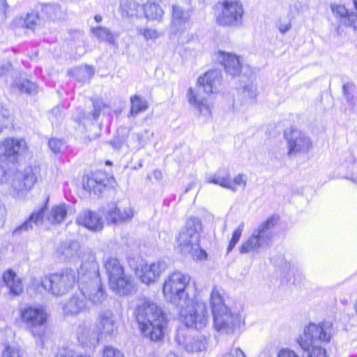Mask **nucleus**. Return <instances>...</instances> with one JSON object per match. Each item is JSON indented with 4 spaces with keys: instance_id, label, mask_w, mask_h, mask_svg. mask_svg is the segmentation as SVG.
Instances as JSON below:
<instances>
[{
    "instance_id": "aec40b11",
    "label": "nucleus",
    "mask_w": 357,
    "mask_h": 357,
    "mask_svg": "<svg viewBox=\"0 0 357 357\" xmlns=\"http://www.w3.org/2000/svg\"><path fill=\"white\" fill-rule=\"evenodd\" d=\"M118 321L110 310H103L99 313L97 329L98 333L112 335L117 331Z\"/></svg>"
},
{
    "instance_id": "603ef678",
    "label": "nucleus",
    "mask_w": 357,
    "mask_h": 357,
    "mask_svg": "<svg viewBox=\"0 0 357 357\" xmlns=\"http://www.w3.org/2000/svg\"><path fill=\"white\" fill-rule=\"evenodd\" d=\"M62 116V108L61 106H56L54 107L50 112V119L52 121L56 120L58 118L61 117Z\"/></svg>"
},
{
    "instance_id": "0e129e2a",
    "label": "nucleus",
    "mask_w": 357,
    "mask_h": 357,
    "mask_svg": "<svg viewBox=\"0 0 357 357\" xmlns=\"http://www.w3.org/2000/svg\"><path fill=\"white\" fill-rule=\"evenodd\" d=\"M354 5L356 10H357V0L354 1Z\"/></svg>"
},
{
    "instance_id": "1a4fd4ad",
    "label": "nucleus",
    "mask_w": 357,
    "mask_h": 357,
    "mask_svg": "<svg viewBox=\"0 0 357 357\" xmlns=\"http://www.w3.org/2000/svg\"><path fill=\"white\" fill-rule=\"evenodd\" d=\"M78 282V276L71 268H65L41 279V286L55 296H62L70 291Z\"/></svg>"
},
{
    "instance_id": "a211bd4d",
    "label": "nucleus",
    "mask_w": 357,
    "mask_h": 357,
    "mask_svg": "<svg viewBox=\"0 0 357 357\" xmlns=\"http://www.w3.org/2000/svg\"><path fill=\"white\" fill-rule=\"evenodd\" d=\"M190 19V14L181 6L172 5L170 33L176 36L185 29V24Z\"/></svg>"
},
{
    "instance_id": "393cba45",
    "label": "nucleus",
    "mask_w": 357,
    "mask_h": 357,
    "mask_svg": "<svg viewBox=\"0 0 357 357\" xmlns=\"http://www.w3.org/2000/svg\"><path fill=\"white\" fill-rule=\"evenodd\" d=\"M209 340L203 334L187 337L184 342V348L189 353L205 351L208 347Z\"/></svg>"
},
{
    "instance_id": "ddd939ff",
    "label": "nucleus",
    "mask_w": 357,
    "mask_h": 357,
    "mask_svg": "<svg viewBox=\"0 0 357 357\" xmlns=\"http://www.w3.org/2000/svg\"><path fill=\"white\" fill-rule=\"evenodd\" d=\"M20 318L26 328L35 337L41 336L38 329L43 326L47 320V313L41 306H29L22 310Z\"/></svg>"
},
{
    "instance_id": "c03bdc74",
    "label": "nucleus",
    "mask_w": 357,
    "mask_h": 357,
    "mask_svg": "<svg viewBox=\"0 0 357 357\" xmlns=\"http://www.w3.org/2000/svg\"><path fill=\"white\" fill-rule=\"evenodd\" d=\"M153 132L149 130H144L135 135V137L138 142V148H142L153 137Z\"/></svg>"
},
{
    "instance_id": "2f4dec72",
    "label": "nucleus",
    "mask_w": 357,
    "mask_h": 357,
    "mask_svg": "<svg viewBox=\"0 0 357 357\" xmlns=\"http://www.w3.org/2000/svg\"><path fill=\"white\" fill-rule=\"evenodd\" d=\"M105 268L109 278V282L111 279H115L124 274V269L119 260L115 257H109L105 262Z\"/></svg>"
},
{
    "instance_id": "8fccbe9b",
    "label": "nucleus",
    "mask_w": 357,
    "mask_h": 357,
    "mask_svg": "<svg viewBox=\"0 0 357 357\" xmlns=\"http://www.w3.org/2000/svg\"><path fill=\"white\" fill-rule=\"evenodd\" d=\"M102 357H123V356L119 350L112 347H106Z\"/></svg>"
},
{
    "instance_id": "f704fd0d",
    "label": "nucleus",
    "mask_w": 357,
    "mask_h": 357,
    "mask_svg": "<svg viewBox=\"0 0 357 357\" xmlns=\"http://www.w3.org/2000/svg\"><path fill=\"white\" fill-rule=\"evenodd\" d=\"M130 104L131 116H137L139 113L145 112L149 107L147 101L138 95L130 97Z\"/></svg>"
},
{
    "instance_id": "6e6552de",
    "label": "nucleus",
    "mask_w": 357,
    "mask_h": 357,
    "mask_svg": "<svg viewBox=\"0 0 357 357\" xmlns=\"http://www.w3.org/2000/svg\"><path fill=\"white\" fill-rule=\"evenodd\" d=\"M278 222L275 216L269 217L253 230L252 234L243 242L239 248L241 254L259 253V250L268 245L271 240V230Z\"/></svg>"
},
{
    "instance_id": "79ce46f5",
    "label": "nucleus",
    "mask_w": 357,
    "mask_h": 357,
    "mask_svg": "<svg viewBox=\"0 0 357 357\" xmlns=\"http://www.w3.org/2000/svg\"><path fill=\"white\" fill-rule=\"evenodd\" d=\"M138 34L142 36L146 40H155L161 36L160 32L156 29L149 27L139 29Z\"/></svg>"
},
{
    "instance_id": "6ab92c4d",
    "label": "nucleus",
    "mask_w": 357,
    "mask_h": 357,
    "mask_svg": "<svg viewBox=\"0 0 357 357\" xmlns=\"http://www.w3.org/2000/svg\"><path fill=\"white\" fill-rule=\"evenodd\" d=\"M218 61L224 66L226 73L233 77L240 75L242 68V63L240 58L229 52L220 51L218 52Z\"/></svg>"
},
{
    "instance_id": "f257e3e1",
    "label": "nucleus",
    "mask_w": 357,
    "mask_h": 357,
    "mask_svg": "<svg viewBox=\"0 0 357 357\" xmlns=\"http://www.w3.org/2000/svg\"><path fill=\"white\" fill-rule=\"evenodd\" d=\"M190 277L180 271L169 274L163 284L166 300L181 309L182 321L188 328L201 330L206 326L209 311L205 302L189 294Z\"/></svg>"
},
{
    "instance_id": "e2e57ef3",
    "label": "nucleus",
    "mask_w": 357,
    "mask_h": 357,
    "mask_svg": "<svg viewBox=\"0 0 357 357\" xmlns=\"http://www.w3.org/2000/svg\"><path fill=\"white\" fill-rule=\"evenodd\" d=\"M354 310L356 311V312H357V299H356V301L354 305Z\"/></svg>"
},
{
    "instance_id": "58836bf2",
    "label": "nucleus",
    "mask_w": 357,
    "mask_h": 357,
    "mask_svg": "<svg viewBox=\"0 0 357 357\" xmlns=\"http://www.w3.org/2000/svg\"><path fill=\"white\" fill-rule=\"evenodd\" d=\"M22 93H25L29 95H33L37 93V85L26 79H20L19 82L13 84Z\"/></svg>"
},
{
    "instance_id": "49530a36",
    "label": "nucleus",
    "mask_w": 357,
    "mask_h": 357,
    "mask_svg": "<svg viewBox=\"0 0 357 357\" xmlns=\"http://www.w3.org/2000/svg\"><path fill=\"white\" fill-rule=\"evenodd\" d=\"M243 223H241L233 232L231 239L227 248V252H230L238 242L243 230Z\"/></svg>"
},
{
    "instance_id": "423d86ee",
    "label": "nucleus",
    "mask_w": 357,
    "mask_h": 357,
    "mask_svg": "<svg viewBox=\"0 0 357 357\" xmlns=\"http://www.w3.org/2000/svg\"><path fill=\"white\" fill-rule=\"evenodd\" d=\"M77 275L79 289L82 296L93 305L102 303L107 294L102 288L98 266L93 255L89 257L87 261L82 262Z\"/></svg>"
},
{
    "instance_id": "72a5a7b5",
    "label": "nucleus",
    "mask_w": 357,
    "mask_h": 357,
    "mask_svg": "<svg viewBox=\"0 0 357 357\" xmlns=\"http://www.w3.org/2000/svg\"><path fill=\"white\" fill-rule=\"evenodd\" d=\"M41 12L53 20H60L64 15L63 10H61L60 6L55 3L41 5Z\"/></svg>"
},
{
    "instance_id": "5701e85b",
    "label": "nucleus",
    "mask_w": 357,
    "mask_h": 357,
    "mask_svg": "<svg viewBox=\"0 0 357 357\" xmlns=\"http://www.w3.org/2000/svg\"><path fill=\"white\" fill-rule=\"evenodd\" d=\"M76 222L78 225L93 231H100L103 228L102 218L97 213L90 210H85L80 213Z\"/></svg>"
},
{
    "instance_id": "de8ad7c7",
    "label": "nucleus",
    "mask_w": 357,
    "mask_h": 357,
    "mask_svg": "<svg viewBox=\"0 0 357 357\" xmlns=\"http://www.w3.org/2000/svg\"><path fill=\"white\" fill-rule=\"evenodd\" d=\"M2 357H24L23 352L16 346H6L2 352Z\"/></svg>"
},
{
    "instance_id": "bf43d9fd",
    "label": "nucleus",
    "mask_w": 357,
    "mask_h": 357,
    "mask_svg": "<svg viewBox=\"0 0 357 357\" xmlns=\"http://www.w3.org/2000/svg\"><path fill=\"white\" fill-rule=\"evenodd\" d=\"M94 19L97 22H100L102 21V17L98 15H96Z\"/></svg>"
},
{
    "instance_id": "13d9d810",
    "label": "nucleus",
    "mask_w": 357,
    "mask_h": 357,
    "mask_svg": "<svg viewBox=\"0 0 357 357\" xmlns=\"http://www.w3.org/2000/svg\"><path fill=\"white\" fill-rule=\"evenodd\" d=\"M290 29V25L289 24H286V25H284V26H280V28H279V30L282 33H286L289 29Z\"/></svg>"
},
{
    "instance_id": "9b49d317",
    "label": "nucleus",
    "mask_w": 357,
    "mask_h": 357,
    "mask_svg": "<svg viewBox=\"0 0 357 357\" xmlns=\"http://www.w3.org/2000/svg\"><path fill=\"white\" fill-rule=\"evenodd\" d=\"M220 12L217 15V23L222 26H237L242 24L243 8L236 0H225L219 3Z\"/></svg>"
},
{
    "instance_id": "e433bc0d",
    "label": "nucleus",
    "mask_w": 357,
    "mask_h": 357,
    "mask_svg": "<svg viewBox=\"0 0 357 357\" xmlns=\"http://www.w3.org/2000/svg\"><path fill=\"white\" fill-rule=\"evenodd\" d=\"M67 207L65 204H61L52 208L47 219L52 223H60L66 218Z\"/></svg>"
},
{
    "instance_id": "39448f33",
    "label": "nucleus",
    "mask_w": 357,
    "mask_h": 357,
    "mask_svg": "<svg viewBox=\"0 0 357 357\" xmlns=\"http://www.w3.org/2000/svg\"><path fill=\"white\" fill-rule=\"evenodd\" d=\"M334 334L335 329L330 321L311 323L305 327L297 342L307 357H327L323 344L328 343Z\"/></svg>"
},
{
    "instance_id": "a878e982",
    "label": "nucleus",
    "mask_w": 357,
    "mask_h": 357,
    "mask_svg": "<svg viewBox=\"0 0 357 357\" xmlns=\"http://www.w3.org/2000/svg\"><path fill=\"white\" fill-rule=\"evenodd\" d=\"M80 245L76 241L62 243L58 248L59 257L62 261H74L79 257Z\"/></svg>"
},
{
    "instance_id": "0eeeda50",
    "label": "nucleus",
    "mask_w": 357,
    "mask_h": 357,
    "mask_svg": "<svg viewBox=\"0 0 357 357\" xmlns=\"http://www.w3.org/2000/svg\"><path fill=\"white\" fill-rule=\"evenodd\" d=\"M202 230V222L199 218H189L177 237L179 250L184 254H190L193 256L195 253L199 252L206 258V254L201 250L199 245V235Z\"/></svg>"
},
{
    "instance_id": "c756f323",
    "label": "nucleus",
    "mask_w": 357,
    "mask_h": 357,
    "mask_svg": "<svg viewBox=\"0 0 357 357\" xmlns=\"http://www.w3.org/2000/svg\"><path fill=\"white\" fill-rule=\"evenodd\" d=\"M87 309L86 302L78 296H72L63 305L66 314H77Z\"/></svg>"
},
{
    "instance_id": "f3484780",
    "label": "nucleus",
    "mask_w": 357,
    "mask_h": 357,
    "mask_svg": "<svg viewBox=\"0 0 357 357\" xmlns=\"http://www.w3.org/2000/svg\"><path fill=\"white\" fill-rule=\"evenodd\" d=\"M133 216V210L128 202H121L109 206L106 219L110 223L123 222Z\"/></svg>"
},
{
    "instance_id": "3c124183",
    "label": "nucleus",
    "mask_w": 357,
    "mask_h": 357,
    "mask_svg": "<svg viewBox=\"0 0 357 357\" xmlns=\"http://www.w3.org/2000/svg\"><path fill=\"white\" fill-rule=\"evenodd\" d=\"M222 357H246V356L241 349L234 348L224 354Z\"/></svg>"
},
{
    "instance_id": "7ed1b4c3",
    "label": "nucleus",
    "mask_w": 357,
    "mask_h": 357,
    "mask_svg": "<svg viewBox=\"0 0 357 357\" xmlns=\"http://www.w3.org/2000/svg\"><path fill=\"white\" fill-rule=\"evenodd\" d=\"M221 77L220 70H209L198 78L195 87L188 90V100L200 115H211V104L208 98L218 91Z\"/></svg>"
},
{
    "instance_id": "37998d69",
    "label": "nucleus",
    "mask_w": 357,
    "mask_h": 357,
    "mask_svg": "<svg viewBox=\"0 0 357 357\" xmlns=\"http://www.w3.org/2000/svg\"><path fill=\"white\" fill-rule=\"evenodd\" d=\"M41 20L36 13H29L24 20V25L26 28L34 29L36 26L40 25Z\"/></svg>"
},
{
    "instance_id": "412c9836",
    "label": "nucleus",
    "mask_w": 357,
    "mask_h": 357,
    "mask_svg": "<svg viewBox=\"0 0 357 357\" xmlns=\"http://www.w3.org/2000/svg\"><path fill=\"white\" fill-rule=\"evenodd\" d=\"M109 284L112 291L119 296L129 295L135 290L132 278L125 273L115 279H111Z\"/></svg>"
},
{
    "instance_id": "680f3d73",
    "label": "nucleus",
    "mask_w": 357,
    "mask_h": 357,
    "mask_svg": "<svg viewBox=\"0 0 357 357\" xmlns=\"http://www.w3.org/2000/svg\"><path fill=\"white\" fill-rule=\"evenodd\" d=\"M166 357H177L174 353H169Z\"/></svg>"
},
{
    "instance_id": "bb28decb",
    "label": "nucleus",
    "mask_w": 357,
    "mask_h": 357,
    "mask_svg": "<svg viewBox=\"0 0 357 357\" xmlns=\"http://www.w3.org/2000/svg\"><path fill=\"white\" fill-rule=\"evenodd\" d=\"M3 280L12 296H19L22 293V281L13 270L9 269L3 274Z\"/></svg>"
},
{
    "instance_id": "20e7f679",
    "label": "nucleus",
    "mask_w": 357,
    "mask_h": 357,
    "mask_svg": "<svg viewBox=\"0 0 357 357\" xmlns=\"http://www.w3.org/2000/svg\"><path fill=\"white\" fill-rule=\"evenodd\" d=\"M135 315L143 335L152 341L162 338L167 319L163 310L156 303L142 300L137 305Z\"/></svg>"
},
{
    "instance_id": "4468645a",
    "label": "nucleus",
    "mask_w": 357,
    "mask_h": 357,
    "mask_svg": "<svg viewBox=\"0 0 357 357\" xmlns=\"http://www.w3.org/2000/svg\"><path fill=\"white\" fill-rule=\"evenodd\" d=\"M38 174V167H26L14 177L10 192L15 197L24 196L36 182Z\"/></svg>"
},
{
    "instance_id": "4be33fe9",
    "label": "nucleus",
    "mask_w": 357,
    "mask_h": 357,
    "mask_svg": "<svg viewBox=\"0 0 357 357\" xmlns=\"http://www.w3.org/2000/svg\"><path fill=\"white\" fill-rule=\"evenodd\" d=\"M333 14L337 19L339 25L351 26L357 30V13H349L344 5L333 3L331 6Z\"/></svg>"
},
{
    "instance_id": "5fc2aeb1",
    "label": "nucleus",
    "mask_w": 357,
    "mask_h": 357,
    "mask_svg": "<svg viewBox=\"0 0 357 357\" xmlns=\"http://www.w3.org/2000/svg\"><path fill=\"white\" fill-rule=\"evenodd\" d=\"M93 111L92 112V115L93 116V119L95 120H96L98 119V117L100 115V107L99 105H96V104H93Z\"/></svg>"
},
{
    "instance_id": "7c9ffc66",
    "label": "nucleus",
    "mask_w": 357,
    "mask_h": 357,
    "mask_svg": "<svg viewBox=\"0 0 357 357\" xmlns=\"http://www.w3.org/2000/svg\"><path fill=\"white\" fill-rule=\"evenodd\" d=\"M144 0H123L121 10L123 13L130 17H138L142 15Z\"/></svg>"
},
{
    "instance_id": "dca6fc26",
    "label": "nucleus",
    "mask_w": 357,
    "mask_h": 357,
    "mask_svg": "<svg viewBox=\"0 0 357 357\" xmlns=\"http://www.w3.org/2000/svg\"><path fill=\"white\" fill-rule=\"evenodd\" d=\"M167 268V264L165 261L157 260L142 265L138 271V275L142 283L149 284L158 281Z\"/></svg>"
},
{
    "instance_id": "a19ab883",
    "label": "nucleus",
    "mask_w": 357,
    "mask_h": 357,
    "mask_svg": "<svg viewBox=\"0 0 357 357\" xmlns=\"http://www.w3.org/2000/svg\"><path fill=\"white\" fill-rule=\"evenodd\" d=\"M74 73L77 79L80 82H86L93 75L94 70L90 66H84L75 68Z\"/></svg>"
},
{
    "instance_id": "b1692460",
    "label": "nucleus",
    "mask_w": 357,
    "mask_h": 357,
    "mask_svg": "<svg viewBox=\"0 0 357 357\" xmlns=\"http://www.w3.org/2000/svg\"><path fill=\"white\" fill-rule=\"evenodd\" d=\"M108 184V178L105 172L99 171L88 176L83 181V187L89 192L98 194Z\"/></svg>"
},
{
    "instance_id": "052dcab7",
    "label": "nucleus",
    "mask_w": 357,
    "mask_h": 357,
    "mask_svg": "<svg viewBox=\"0 0 357 357\" xmlns=\"http://www.w3.org/2000/svg\"><path fill=\"white\" fill-rule=\"evenodd\" d=\"M344 178L346 179H348V180H350L352 182L355 183L357 184V178H349V177H344Z\"/></svg>"
},
{
    "instance_id": "cd10ccee",
    "label": "nucleus",
    "mask_w": 357,
    "mask_h": 357,
    "mask_svg": "<svg viewBox=\"0 0 357 357\" xmlns=\"http://www.w3.org/2000/svg\"><path fill=\"white\" fill-rule=\"evenodd\" d=\"M77 339L81 344L90 347L98 343V333L91 326L82 325L77 331Z\"/></svg>"
},
{
    "instance_id": "f03ea898",
    "label": "nucleus",
    "mask_w": 357,
    "mask_h": 357,
    "mask_svg": "<svg viewBox=\"0 0 357 357\" xmlns=\"http://www.w3.org/2000/svg\"><path fill=\"white\" fill-rule=\"evenodd\" d=\"M210 304L213 328L220 334L233 335L245 324V318L238 310L229 307L220 290L214 287L211 292Z\"/></svg>"
},
{
    "instance_id": "ea45409f",
    "label": "nucleus",
    "mask_w": 357,
    "mask_h": 357,
    "mask_svg": "<svg viewBox=\"0 0 357 357\" xmlns=\"http://www.w3.org/2000/svg\"><path fill=\"white\" fill-rule=\"evenodd\" d=\"M93 35L101 41L113 43L114 41L112 33L107 28L97 26L91 29Z\"/></svg>"
},
{
    "instance_id": "4c0bfd02",
    "label": "nucleus",
    "mask_w": 357,
    "mask_h": 357,
    "mask_svg": "<svg viewBox=\"0 0 357 357\" xmlns=\"http://www.w3.org/2000/svg\"><path fill=\"white\" fill-rule=\"evenodd\" d=\"M239 96L245 105H251L256 98V87L252 84H248L245 85Z\"/></svg>"
},
{
    "instance_id": "4d7b16f0",
    "label": "nucleus",
    "mask_w": 357,
    "mask_h": 357,
    "mask_svg": "<svg viewBox=\"0 0 357 357\" xmlns=\"http://www.w3.org/2000/svg\"><path fill=\"white\" fill-rule=\"evenodd\" d=\"M8 8V4L6 1V0H1L0 1V10H3L4 13H6V10Z\"/></svg>"
},
{
    "instance_id": "6e6d98bb",
    "label": "nucleus",
    "mask_w": 357,
    "mask_h": 357,
    "mask_svg": "<svg viewBox=\"0 0 357 357\" xmlns=\"http://www.w3.org/2000/svg\"><path fill=\"white\" fill-rule=\"evenodd\" d=\"M6 181V170L3 167L0 166V183H2Z\"/></svg>"
},
{
    "instance_id": "c85d7f7f",
    "label": "nucleus",
    "mask_w": 357,
    "mask_h": 357,
    "mask_svg": "<svg viewBox=\"0 0 357 357\" xmlns=\"http://www.w3.org/2000/svg\"><path fill=\"white\" fill-rule=\"evenodd\" d=\"M45 207L46 206H45L44 207L40 208L38 211L32 213L24 223L14 230V233L20 234L23 231H26L33 229V225H38L39 224H41L43 220Z\"/></svg>"
},
{
    "instance_id": "a18cd8bd",
    "label": "nucleus",
    "mask_w": 357,
    "mask_h": 357,
    "mask_svg": "<svg viewBox=\"0 0 357 357\" xmlns=\"http://www.w3.org/2000/svg\"><path fill=\"white\" fill-rule=\"evenodd\" d=\"M13 118L10 110L0 103V122L6 127L12 123Z\"/></svg>"
},
{
    "instance_id": "473e14b6",
    "label": "nucleus",
    "mask_w": 357,
    "mask_h": 357,
    "mask_svg": "<svg viewBox=\"0 0 357 357\" xmlns=\"http://www.w3.org/2000/svg\"><path fill=\"white\" fill-rule=\"evenodd\" d=\"M142 13L145 17L151 20H160L163 16L164 11L158 4L154 3L144 2Z\"/></svg>"
},
{
    "instance_id": "9d476101",
    "label": "nucleus",
    "mask_w": 357,
    "mask_h": 357,
    "mask_svg": "<svg viewBox=\"0 0 357 357\" xmlns=\"http://www.w3.org/2000/svg\"><path fill=\"white\" fill-rule=\"evenodd\" d=\"M284 139L287 145V155L289 158L307 153L313 146L311 137L296 128L287 129L284 132Z\"/></svg>"
},
{
    "instance_id": "f8f14e48",
    "label": "nucleus",
    "mask_w": 357,
    "mask_h": 357,
    "mask_svg": "<svg viewBox=\"0 0 357 357\" xmlns=\"http://www.w3.org/2000/svg\"><path fill=\"white\" fill-rule=\"evenodd\" d=\"M28 149V144L22 137L3 138L0 140V160L16 162L20 157L26 154Z\"/></svg>"
},
{
    "instance_id": "09e8293b",
    "label": "nucleus",
    "mask_w": 357,
    "mask_h": 357,
    "mask_svg": "<svg viewBox=\"0 0 357 357\" xmlns=\"http://www.w3.org/2000/svg\"><path fill=\"white\" fill-rule=\"evenodd\" d=\"M49 146L53 152L59 153L61 151L64 144L61 139L52 138L49 141Z\"/></svg>"
},
{
    "instance_id": "c9c22d12",
    "label": "nucleus",
    "mask_w": 357,
    "mask_h": 357,
    "mask_svg": "<svg viewBox=\"0 0 357 357\" xmlns=\"http://www.w3.org/2000/svg\"><path fill=\"white\" fill-rule=\"evenodd\" d=\"M342 90L347 103L353 109L357 110V91L355 85L352 83L344 84Z\"/></svg>"
},
{
    "instance_id": "864d4df0",
    "label": "nucleus",
    "mask_w": 357,
    "mask_h": 357,
    "mask_svg": "<svg viewBox=\"0 0 357 357\" xmlns=\"http://www.w3.org/2000/svg\"><path fill=\"white\" fill-rule=\"evenodd\" d=\"M12 69V66L10 63H6L0 66V77L6 75Z\"/></svg>"
},
{
    "instance_id": "2eb2a0df",
    "label": "nucleus",
    "mask_w": 357,
    "mask_h": 357,
    "mask_svg": "<svg viewBox=\"0 0 357 357\" xmlns=\"http://www.w3.org/2000/svg\"><path fill=\"white\" fill-rule=\"evenodd\" d=\"M208 183L219 185L223 188L229 189L233 192L237 190V186L245 188L247 184L246 176L244 174H238L231 181V175L227 169H219L215 174L206 177Z\"/></svg>"
}]
</instances>
